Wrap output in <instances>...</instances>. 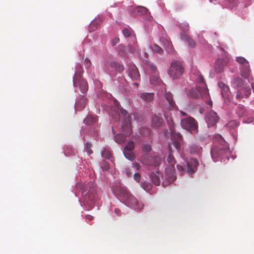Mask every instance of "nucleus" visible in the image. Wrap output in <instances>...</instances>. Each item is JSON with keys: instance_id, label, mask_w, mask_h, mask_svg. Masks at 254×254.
Returning a JSON list of instances; mask_svg holds the SVG:
<instances>
[{"instance_id": "58", "label": "nucleus", "mask_w": 254, "mask_h": 254, "mask_svg": "<svg viewBox=\"0 0 254 254\" xmlns=\"http://www.w3.org/2000/svg\"><path fill=\"white\" fill-rule=\"evenodd\" d=\"M207 104L210 107H212V102L211 100H208L207 102Z\"/></svg>"}, {"instance_id": "37", "label": "nucleus", "mask_w": 254, "mask_h": 254, "mask_svg": "<svg viewBox=\"0 0 254 254\" xmlns=\"http://www.w3.org/2000/svg\"><path fill=\"white\" fill-rule=\"evenodd\" d=\"M141 186L145 190H149L152 188V185L147 182L141 183Z\"/></svg>"}, {"instance_id": "53", "label": "nucleus", "mask_w": 254, "mask_h": 254, "mask_svg": "<svg viewBox=\"0 0 254 254\" xmlns=\"http://www.w3.org/2000/svg\"><path fill=\"white\" fill-rule=\"evenodd\" d=\"M85 219L86 220H89V221H91L92 220H93L94 219V217L93 216L91 215H89V214H87L85 216Z\"/></svg>"}, {"instance_id": "8", "label": "nucleus", "mask_w": 254, "mask_h": 254, "mask_svg": "<svg viewBox=\"0 0 254 254\" xmlns=\"http://www.w3.org/2000/svg\"><path fill=\"white\" fill-rule=\"evenodd\" d=\"M141 159L142 164L148 166H159L161 163V159L160 157L157 156L153 157L146 154L142 155Z\"/></svg>"}, {"instance_id": "59", "label": "nucleus", "mask_w": 254, "mask_h": 254, "mask_svg": "<svg viewBox=\"0 0 254 254\" xmlns=\"http://www.w3.org/2000/svg\"><path fill=\"white\" fill-rule=\"evenodd\" d=\"M135 50V48H133V47H131V48H130V52H131V53H133V52H134Z\"/></svg>"}, {"instance_id": "9", "label": "nucleus", "mask_w": 254, "mask_h": 254, "mask_svg": "<svg viewBox=\"0 0 254 254\" xmlns=\"http://www.w3.org/2000/svg\"><path fill=\"white\" fill-rule=\"evenodd\" d=\"M114 193L117 196L125 199L129 195V191L127 188L122 186L120 184H117L112 187Z\"/></svg>"}, {"instance_id": "7", "label": "nucleus", "mask_w": 254, "mask_h": 254, "mask_svg": "<svg viewBox=\"0 0 254 254\" xmlns=\"http://www.w3.org/2000/svg\"><path fill=\"white\" fill-rule=\"evenodd\" d=\"M183 73L184 68L181 63L175 61L171 64L168 73L173 79L178 78Z\"/></svg>"}, {"instance_id": "32", "label": "nucleus", "mask_w": 254, "mask_h": 254, "mask_svg": "<svg viewBox=\"0 0 254 254\" xmlns=\"http://www.w3.org/2000/svg\"><path fill=\"white\" fill-rule=\"evenodd\" d=\"M115 139L117 143L121 144L125 142L126 138L123 134L119 133L115 135Z\"/></svg>"}, {"instance_id": "15", "label": "nucleus", "mask_w": 254, "mask_h": 254, "mask_svg": "<svg viewBox=\"0 0 254 254\" xmlns=\"http://www.w3.org/2000/svg\"><path fill=\"white\" fill-rule=\"evenodd\" d=\"M198 162L195 159L191 158L187 164V171L189 174L194 173L197 170Z\"/></svg>"}, {"instance_id": "44", "label": "nucleus", "mask_w": 254, "mask_h": 254, "mask_svg": "<svg viewBox=\"0 0 254 254\" xmlns=\"http://www.w3.org/2000/svg\"><path fill=\"white\" fill-rule=\"evenodd\" d=\"M81 104L82 105L81 106L82 107H84V106L86 104V99L84 97H82L80 99V101H78L76 102V106H77V108L78 107V106H79V104Z\"/></svg>"}, {"instance_id": "55", "label": "nucleus", "mask_w": 254, "mask_h": 254, "mask_svg": "<svg viewBox=\"0 0 254 254\" xmlns=\"http://www.w3.org/2000/svg\"><path fill=\"white\" fill-rule=\"evenodd\" d=\"M113 117L115 119V120L116 121H118L120 118V115L118 113L113 116Z\"/></svg>"}, {"instance_id": "19", "label": "nucleus", "mask_w": 254, "mask_h": 254, "mask_svg": "<svg viewBox=\"0 0 254 254\" xmlns=\"http://www.w3.org/2000/svg\"><path fill=\"white\" fill-rule=\"evenodd\" d=\"M240 72L241 75L244 78H249L251 74L249 64H245V65H240Z\"/></svg>"}, {"instance_id": "51", "label": "nucleus", "mask_w": 254, "mask_h": 254, "mask_svg": "<svg viewBox=\"0 0 254 254\" xmlns=\"http://www.w3.org/2000/svg\"><path fill=\"white\" fill-rule=\"evenodd\" d=\"M120 39L119 38H114L112 41V44L113 46L116 45L119 42Z\"/></svg>"}, {"instance_id": "33", "label": "nucleus", "mask_w": 254, "mask_h": 254, "mask_svg": "<svg viewBox=\"0 0 254 254\" xmlns=\"http://www.w3.org/2000/svg\"><path fill=\"white\" fill-rule=\"evenodd\" d=\"M135 10L139 14H145L148 11V9L142 6H138L135 8Z\"/></svg>"}, {"instance_id": "43", "label": "nucleus", "mask_w": 254, "mask_h": 254, "mask_svg": "<svg viewBox=\"0 0 254 254\" xmlns=\"http://www.w3.org/2000/svg\"><path fill=\"white\" fill-rule=\"evenodd\" d=\"M243 90H244V96L246 97L249 96L251 93V89L247 86V84L245 86V88H244Z\"/></svg>"}, {"instance_id": "60", "label": "nucleus", "mask_w": 254, "mask_h": 254, "mask_svg": "<svg viewBox=\"0 0 254 254\" xmlns=\"http://www.w3.org/2000/svg\"><path fill=\"white\" fill-rule=\"evenodd\" d=\"M182 115L183 116H187V114L185 113V112H184L183 111H181V112Z\"/></svg>"}, {"instance_id": "56", "label": "nucleus", "mask_w": 254, "mask_h": 254, "mask_svg": "<svg viewBox=\"0 0 254 254\" xmlns=\"http://www.w3.org/2000/svg\"><path fill=\"white\" fill-rule=\"evenodd\" d=\"M150 69H151L152 71H154V72H155L156 71V70H157V68H156V67L155 65H153V64H152L150 65Z\"/></svg>"}, {"instance_id": "11", "label": "nucleus", "mask_w": 254, "mask_h": 254, "mask_svg": "<svg viewBox=\"0 0 254 254\" xmlns=\"http://www.w3.org/2000/svg\"><path fill=\"white\" fill-rule=\"evenodd\" d=\"M160 41L166 52L170 54L174 53L175 49L170 38L167 35L161 37Z\"/></svg>"}, {"instance_id": "31", "label": "nucleus", "mask_w": 254, "mask_h": 254, "mask_svg": "<svg viewBox=\"0 0 254 254\" xmlns=\"http://www.w3.org/2000/svg\"><path fill=\"white\" fill-rule=\"evenodd\" d=\"M172 152H170L168 156L167 157L166 161L171 166L172 168H174V165L176 163L174 157L172 154Z\"/></svg>"}, {"instance_id": "18", "label": "nucleus", "mask_w": 254, "mask_h": 254, "mask_svg": "<svg viewBox=\"0 0 254 254\" xmlns=\"http://www.w3.org/2000/svg\"><path fill=\"white\" fill-rule=\"evenodd\" d=\"M124 200H125L130 207H134L135 209H141L142 208V207H139L137 206L138 201L130 192L129 195H127V197Z\"/></svg>"}, {"instance_id": "17", "label": "nucleus", "mask_w": 254, "mask_h": 254, "mask_svg": "<svg viewBox=\"0 0 254 254\" xmlns=\"http://www.w3.org/2000/svg\"><path fill=\"white\" fill-rule=\"evenodd\" d=\"M128 74L132 80H136L140 78L138 69L134 64L129 66L128 69Z\"/></svg>"}, {"instance_id": "40", "label": "nucleus", "mask_w": 254, "mask_h": 254, "mask_svg": "<svg viewBox=\"0 0 254 254\" xmlns=\"http://www.w3.org/2000/svg\"><path fill=\"white\" fill-rule=\"evenodd\" d=\"M134 148V143L133 141H131L128 142L127 143V144L126 145L124 149L133 151Z\"/></svg>"}, {"instance_id": "61", "label": "nucleus", "mask_w": 254, "mask_h": 254, "mask_svg": "<svg viewBox=\"0 0 254 254\" xmlns=\"http://www.w3.org/2000/svg\"><path fill=\"white\" fill-rule=\"evenodd\" d=\"M132 39H133V42L135 44V43L136 42V39L135 38H133Z\"/></svg>"}, {"instance_id": "21", "label": "nucleus", "mask_w": 254, "mask_h": 254, "mask_svg": "<svg viewBox=\"0 0 254 254\" xmlns=\"http://www.w3.org/2000/svg\"><path fill=\"white\" fill-rule=\"evenodd\" d=\"M181 38L182 40L185 41L188 44L189 46L191 48H194L195 46V42L190 37L187 36L185 33H181Z\"/></svg>"}, {"instance_id": "24", "label": "nucleus", "mask_w": 254, "mask_h": 254, "mask_svg": "<svg viewBox=\"0 0 254 254\" xmlns=\"http://www.w3.org/2000/svg\"><path fill=\"white\" fill-rule=\"evenodd\" d=\"M237 113L240 117H247L248 116L247 110L243 106L240 105L237 107Z\"/></svg>"}, {"instance_id": "2", "label": "nucleus", "mask_w": 254, "mask_h": 254, "mask_svg": "<svg viewBox=\"0 0 254 254\" xmlns=\"http://www.w3.org/2000/svg\"><path fill=\"white\" fill-rule=\"evenodd\" d=\"M88 185L87 187L85 184L79 182L76 184V189L81 192L85 201L93 203L97 198L96 187L92 183H88Z\"/></svg>"}, {"instance_id": "41", "label": "nucleus", "mask_w": 254, "mask_h": 254, "mask_svg": "<svg viewBox=\"0 0 254 254\" xmlns=\"http://www.w3.org/2000/svg\"><path fill=\"white\" fill-rule=\"evenodd\" d=\"M153 50L154 52H155L158 54H161L163 53V51L162 49L160 47H159L158 45H157V44H155L153 46Z\"/></svg>"}, {"instance_id": "63", "label": "nucleus", "mask_w": 254, "mask_h": 254, "mask_svg": "<svg viewBox=\"0 0 254 254\" xmlns=\"http://www.w3.org/2000/svg\"><path fill=\"white\" fill-rule=\"evenodd\" d=\"M175 179V178L174 176H173V177H172V180H171V182H172V181H173Z\"/></svg>"}, {"instance_id": "1", "label": "nucleus", "mask_w": 254, "mask_h": 254, "mask_svg": "<svg viewBox=\"0 0 254 254\" xmlns=\"http://www.w3.org/2000/svg\"><path fill=\"white\" fill-rule=\"evenodd\" d=\"M214 144L211 150V157L214 162H217L224 157H228L230 151L228 144L220 134L214 136Z\"/></svg>"}, {"instance_id": "46", "label": "nucleus", "mask_w": 254, "mask_h": 254, "mask_svg": "<svg viewBox=\"0 0 254 254\" xmlns=\"http://www.w3.org/2000/svg\"><path fill=\"white\" fill-rule=\"evenodd\" d=\"M123 34L125 37H128L130 36L131 33L129 29L127 28H125L123 30Z\"/></svg>"}, {"instance_id": "28", "label": "nucleus", "mask_w": 254, "mask_h": 254, "mask_svg": "<svg viewBox=\"0 0 254 254\" xmlns=\"http://www.w3.org/2000/svg\"><path fill=\"white\" fill-rule=\"evenodd\" d=\"M124 154L127 159L131 161H132L135 158V155L132 150L124 149Z\"/></svg>"}, {"instance_id": "47", "label": "nucleus", "mask_w": 254, "mask_h": 254, "mask_svg": "<svg viewBox=\"0 0 254 254\" xmlns=\"http://www.w3.org/2000/svg\"><path fill=\"white\" fill-rule=\"evenodd\" d=\"M84 65H85V67L87 68L90 67V66L91 65V63L90 60L87 58H85V59L84 60Z\"/></svg>"}, {"instance_id": "64", "label": "nucleus", "mask_w": 254, "mask_h": 254, "mask_svg": "<svg viewBox=\"0 0 254 254\" xmlns=\"http://www.w3.org/2000/svg\"><path fill=\"white\" fill-rule=\"evenodd\" d=\"M174 133V131H172L171 130V135H173V134Z\"/></svg>"}, {"instance_id": "39", "label": "nucleus", "mask_w": 254, "mask_h": 254, "mask_svg": "<svg viewBox=\"0 0 254 254\" xmlns=\"http://www.w3.org/2000/svg\"><path fill=\"white\" fill-rule=\"evenodd\" d=\"M142 149L145 152H149L151 150V146L149 144H143Z\"/></svg>"}, {"instance_id": "10", "label": "nucleus", "mask_w": 254, "mask_h": 254, "mask_svg": "<svg viewBox=\"0 0 254 254\" xmlns=\"http://www.w3.org/2000/svg\"><path fill=\"white\" fill-rule=\"evenodd\" d=\"M218 85L221 89V94L226 104H228L231 101V98L229 97L230 93L229 87L222 81L218 82Z\"/></svg>"}, {"instance_id": "38", "label": "nucleus", "mask_w": 254, "mask_h": 254, "mask_svg": "<svg viewBox=\"0 0 254 254\" xmlns=\"http://www.w3.org/2000/svg\"><path fill=\"white\" fill-rule=\"evenodd\" d=\"M197 81L198 83L200 84V87H203L204 86V85H205V87H206V85L204 82V79L203 78V76L201 75H199L198 76V77L197 78Z\"/></svg>"}, {"instance_id": "4", "label": "nucleus", "mask_w": 254, "mask_h": 254, "mask_svg": "<svg viewBox=\"0 0 254 254\" xmlns=\"http://www.w3.org/2000/svg\"><path fill=\"white\" fill-rule=\"evenodd\" d=\"M187 94L190 98L194 99L203 98H207L209 96L208 89L205 87V85L203 87L191 88L188 91Z\"/></svg>"}, {"instance_id": "42", "label": "nucleus", "mask_w": 254, "mask_h": 254, "mask_svg": "<svg viewBox=\"0 0 254 254\" xmlns=\"http://www.w3.org/2000/svg\"><path fill=\"white\" fill-rule=\"evenodd\" d=\"M92 145L90 143L87 142L86 144V146L85 149L86 151L88 153V155L93 153V151L91 149Z\"/></svg>"}, {"instance_id": "35", "label": "nucleus", "mask_w": 254, "mask_h": 254, "mask_svg": "<svg viewBox=\"0 0 254 254\" xmlns=\"http://www.w3.org/2000/svg\"><path fill=\"white\" fill-rule=\"evenodd\" d=\"M236 61L240 65H245V64H249V62L242 57H238L236 58Z\"/></svg>"}, {"instance_id": "34", "label": "nucleus", "mask_w": 254, "mask_h": 254, "mask_svg": "<svg viewBox=\"0 0 254 254\" xmlns=\"http://www.w3.org/2000/svg\"><path fill=\"white\" fill-rule=\"evenodd\" d=\"M102 157L105 158L110 159L111 157V153L109 149L104 148L101 152Z\"/></svg>"}, {"instance_id": "54", "label": "nucleus", "mask_w": 254, "mask_h": 254, "mask_svg": "<svg viewBox=\"0 0 254 254\" xmlns=\"http://www.w3.org/2000/svg\"><path fill=\"white\" fill-rule=\"evenodd\" d=\"M229 125L230 126H235V127H236L237 126V123L236 121H231L229 122Z\"/></svg>"}, {"instance_id": "50", "label": "nucleus", "mask_w": 254, "mask_h": 254, "mask_svg": "<svg viewBox=\"0 0 254 254\" xmlns=\"http://www.w3.org/2000/svg\"><path fill=\"white\" fill-rule=\"evenodd\" d=\"M132 167L135 168L137 170H139L141 168L140 164L136 162H133L132 163Z\"/></svg>"}, {"instance_id": "30", "label": "nucleus", "mask_w": 254, "mask_h": 254, "mask_svg": "<svg viewBox=\"0 0 254 254\" xmlns=\"http://www.w3.org/2000/svg\"><path fill=\"white\" fill-rule=\"evenodd\" d=\"M158 173H152L150 175V178L152 182L156 186L160 185V179L158 175Z\"/></svg>"}, {"instance_id": "25", "label": "nucleus", "mask_w": 254, "mask_h": 254, "mask_svg": "<svg viewBox=\"0 0 254 254\" xmlns=\"http://www.w3.org/2000/svg\"><path fill=\"white\" fill-rule=\"evenodd\" d=\"M97 121V117L92 115H88L84 120V123L89 126L92 125L95 123Z\"/></svg>"}, {"instance_id": "52", "label": "nucleus", "mask_w": 254, "mask_h": 254, "mask_svg": "<svg viewBox=\"0 0 254 254\" xmlns=\"http://www.w3.org/2000/svg\"><path fill=\"white\" fill-rule=\"evenodd\" d=\"M215 71L217 72H220L222 69V67H217V63H216L215 64Z\"/></svg>"}, {"instance_id": "3", "label": "nucleus", "mask_w": 254, "mask_h": 254, "mask_svg": "<svg viewBox=\"0 0 254 254\" xmlns=\"http://www.w3.org/2000/svg\"><path fill=\"white\" fill-rule=\"evenodd\" d=\"M76 71L73 78V83L75 87L78 86L82 93H85L88 90V84L87 81L82 78L83 69L80 64H76L75 66Z\"/></svg>"}, {"instance_id": "45", "label": "nucleus", "mask_w": 254, "mask_h": 254, "mask_svg": "<svg viewBox=\"0 0 254 254\" xmlns=\"http://www.w3.org/2000/svg\"><path fill=\"white\" fill-rule=\"evenodd\" d=\"M242 91H243V90H237L236 95V98L237 99L240 100L243 98L244 96L242 93Z\"/></svg>"}, {"instance_id": "12", "label": "nucleus", "mask_w": 254, "mask_h": 254, "mask_svg": "<svg viewBox=\"0 0 254 254\" xmlns=\"http://www.w3.org/2000/svg\"><path fill=\"white\" fill-rule=\"evenodd\" d=\"M165 100L164 101V107L169 110H173L175 108L176 105L173 98L172 94L170 92H165Z\"/></svg>"}, {"instance_id": "27", "label": "nucleus", "mask_w": 254, "mask_h": 254, "mask_svg": "<svg viewBox=\"0 0 254 254\" xmlns=\"http://www.w3.org/2000/svg\"><path fill=\"white\" fill-rule=\"evenodd\" d=\"M202 151V147L198 144H193L190 146V152L192 154L199 153Z\"/></svg>"}, {"instance_id": "16", "label": "nucleus", "mask_w": 254, "mask_h": 254, "mask_svg": "<svg viewBox=\"0 0 254 254\" xmlns=\"http://www.w3.org/2000/svg\"><path fill=\"white\" fill-rule=\"evenodd\" d=\"M163 119L160 115H152L151 118V127L154 128H158L162 126Z\"/></svg>"}, {"instance_id": "29", "label": "nucleus", "mask_w": 254, "mask_h": 254, "mask_svg": "<svg viewBox=\"0 0 254 254\" xmlns=\"http://www.w3.org/2000/svg\"><path fill=\"white\" fill-rule=\"evenodd\" d=\"M150 81L151 84L155 86L162 83L161 79L157 75H152L150 78Z\"/></svg>"}, {"instance_id": "6", "label": "nucleus", "mask_w": 254, "mask_h": 254, "mask_svg": "<svg viewBox=\"0 0 254 254\" xmlns=\"http://www.w3.org/2000/svg\"><path fill=\"white\" fill-rule=\"evenodd\" d=\"M181 124L183 128L188 130L191 133L197 132V123L192 117H188L182 120Z\"/></svg>"}, {"instance_id": "49", "label": "nucleus", "mask_w": 254, "mask_h": 254, "mask_svg": "<svg viewBox=\"0 0 254 254\" xmlns=\"http://www.w3.org/2000/svg\"><path fill=\"white\" fill-rule=\"evenodd\" d=\"M227 3V4L229 6L231 7L234 6L235 3V0H225Z\"/></svg>"}, {"instance_id": "22", "label": "nucleus", "mask_w": 254, "mask_h": 254, "mask_svg": "<svg viewBox=\"0 0 254 254\" xmlns=\"http://www.w3.org/2000/svg\"><path fill=\"white\" fill-rule=\"evenodd\" d=\"M102 21L99 18H96L91 21L89 26L90 32L95 31L98 26L101 24Z\"/></svg>"}, {"instance_id": "13", "label": "nucleus", "mask_w": 254, "mask_h": 254, "mask_svg": "<svg viewBox=\"0 0 254 254\" xmlns=\"http://www.w3.org/2000/svg\"><path fill=\"white\" fill-rule=\"evenodd\" d=\"M205 119L208 127H210L216 124L218 121L219 118L215 112L211 111L207 114Z\"/></svg>"}, {"instance_id": "26", "label": "nucleus", "mask_w": 254, "mask_h": 254, "mask_svg": "<svg viewBox=\"0 0 254 254\" xmlns=\"http://www.w3.org/2000/svg\"><path fill=\"white\" fill-rule=\"evenodd\" d=\"M110 66L119 72H121L124 70V65L116 62H111L110 63Z\"/></svg>"}, {"instance_id": "36", "label": "nucleus", "mask_w": 254, "mask_h": 254, "mask_svg": "<svg viewBox=\"0 0 254 254\" xmlns=\"http://www.w3.org/2000/svg\"><path fill=\"white\" fill-rule=\"evenodd\" d=\"M118 51H119L120 54L122 56H124L127 54V53L126 50V47L123 45H122V44L119 45L118 46Z\"/></svg>"}, {"instance_id": "14", "label": "nucleus", "mask_w": 254, "mask_h": 254, "mask_svg": "<svg viewBox=\"0 0 254 254\" xmlns=\"http://www.w3.org/2000/svg\"><path fill=\"white\" fill-rule=\"evenodd\" d=\"M247 84L239 76L235 77L232 82L231 86L237 90H243Z\"/></svg>"}, {"instance_id": "23", "label": "nucleus", "mask_w": 254, "mask_h": 254, "mask_svg": "<svg viewBox=\"0 0 254 254\" xmlns=\"http://www.w3.org/2000/svg\"><path fill=\"white\" fill-rule=\"evenodd\" d=\"M141 98L147 103L152 101L154 98V94L153 93H142L140 95Z\"/></svg>"}, {"instance_id": "48", "label": "nucleus", "mask_w": 254, "mask_h": 254, "mask_svg": "<svg viewBox=\"0 0 254 254\" xmlns=\"http://www.w3.org/2000/svg\"><path fill=\"white\" fill-rule=\"evenodd\" d=\"M134 179L137 182H139L140 181L141 179V176L140 175L137 173H135L133 176Z\"/></svg>"}, {"instance_id": "62", "label": "nucleus", "mask_w": 254, "mask_h": 254, "mask_svg": "<svg viewBox=\"0 0 254 254\" xmlns=\"http://www.w3.org/2000/svg\"><path fill=\"white\" fill-rule=\"evenodd\" d=\"M252 87L253 89V90H254V83H252Z\"/></svg>"}, {"instance_id": "5", "label": "nucleus", "mask_w": 254, "mask_h": 254, "mask_svg": "<svg viewBox=\"0 0 254 254\" xmlns=\"http://www.w3.org/2000/svg\"><path fill=\"white\" fill-rule=\"evenodd\" d=\"M120 111L121 114L124 117L122 124L123 131L124 132L126 136H130L132 132V129L130 123V120L131 118V116L128 115L127 118H126V117L127 115V112L123 108H121L120 109Z\"/></svg>"}, {"instance_id": "20", "label": "nucleus", "mask_w": 254, "mask_h": 254, "mask_svg": "<svg viewBox=\"0 0 254 254\" xmlns=\"http://www.w3.org/2000/svg\"><path fill=\"white\" fill-rule=\"evenodd\" d=\"M177 138L178 139V141H174L171 144H169V148L170 149V152H173L174 151L172 150V146L175 148V149L177 150V151L178 152L180 148V143H179V141H181L183 139V137L182 135L180 133H178L177 134Z\"/></svg>"}, {"instance_id": "57", "label": "nucleus", "mask_w": 254, "mask_h": 254, "mask_svg": "<svg viewBox=\"0 0 254 254\" xmlns=\"http://www.w3.org/2000/svg\"><path fill=\"white\" fill-rule=\"evenodd\" d=\"M177 168L178 170L179 171H180V172L183 171L184 169L183 167L181 166V165H177Z\"/></svg>"}]
</instances>
